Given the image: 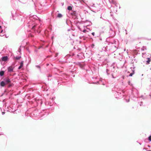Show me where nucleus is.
Returning a JSON list of instances; mask_svg holds the SVG:
<instances>
[{"instance_id": "obj_1", "label": "nucleus", "mask_w": 151, "mask_h": 151, "mask_svg": "<svg viewBox=\"0 0 151 151\" xmlns=\"http://www.w3.org/2000/svg\"><path fill=\"white\" fill-rule=\"evenodd\" d=\"M28 26L29 28L32 29V31H35L36 30L37 32L39 33L40 32V30L38 31V29L40 28V26L37 24H35L33 21H30L27 22Z\"/></svg>"}, {"instance_id": "obj_2", "label": "nucleus", "mask_w": 151, "mask_h": 151, "mask_svg": "<svg viewBox=\"0 0 151 151\" xmlns=\"http://www.w3.org/2000/svg\"><path fill=\"white\" fill-rule=\"evenodd\" d=\"M132 95L131 98L134 101H136L137 98V96L138 94V91L135 89H133L132 90Z\"/></svg>"}, {"instance_id": "obj_3", "label": "nucleus", "mask_w": 151, "mask_h": 151, "mask_svg": "<svg viewBox=\"0 0 151 151\" xmlns=\"http://www.w3.org/2000/svg\"><path fill=\"white\" fill-rule=\"evenodd\" d=\"M70 15L72 16L73 18L74 19H76L78 17V14L75 11H72L70 13Z\"/></svg>"}, {"instance_id": "obj_4", "label": "nucleus", "mask_w": 151, "mask_h": 151, "mask_svg": "<svg viewBox=\"0 0 151 151\" xmlns=\"http://www.w3.org/2000/svg\"><path fill=\"white\" fill-rule=\"evenodd\" d=\"M4 82H5L6 84H9V87H10L12 86L11 84H10L11 81L10 79L8 78H6L4 79Z\"/></svg>"}, {"instance_id": "obj_5", "label": "nucleus", "mask_w": 151, "mask_h": 151, "mask_svg": "<svg viewBox=\"0 0 151 151\" xmlns=\"http://www.w3.org/2000/svg\"><path fill=\"white\" fill-rule=\"evenodd\" d=\"M109 32L110 33V37L113 36L115 35L114 31L110 27Z\"/></svg>"}, {"instance_id": "obj_6", "label": "nucleus", "mask_w": 151, "mask_h": 151, "mask_svg": "<svg viewBox=\"0 0 151 151\" xmlns=\"http://www.w3.org/2000/svg\"><path fill=\"white\" fill-rule=\"evenodd\" d=\"M5 34L4 32L2 29L1 26L0 25V36H3Z\"/></svg>"}, {"instance_id": "obj_7", "label": "nucleus", "mask_w": 151, "mask_h": 151, "mask_svg": "<svg viewBox=\"0 0 151 151\" xmlns=\"http://www.w3.org/2000/svg\"><path fill=\"white\" fill-rule=\"evenodd\" d=\"M8 59V58L7 56H5L4 57H2L1 58L2 60L4 61H6Z\"/></svg>"}, {"instance_id": "obj_8", "label": "nucleus", "mask_w": 151, "mask_h": 151, "mask_svg": "<svg viewBox=\"0 0 151 151\" xmlns=\"http://www.w3.org/2000/svg\"><path fill=\"white\" fill-rule=\"evenodd\" d=\"M12 14L13 19L14 20L17 19V18L18 17L17 14H16V13L15 14V15H14V14H13L12 13Z\"/></svg>"}, {"instance_id": "obj_9", "label": "nucleus", "mask_w": 151, "mask_h": 151, "mask_svg": "<svg viewBox=\"0 0 151 151\" xmlns=\"http://www.w3.org/2000/svg\"><path fill=\"white\" fill-rule=\"evenodd\" d=\"M14 68L12 66H10L8 68V71L10 72H12L13 71Z\"/></svg>"}, {"instance_id": "obj_10", "label": "nucleus", "mask_w": 151, "mask_h": 151, "mask_svg": "<svg viewBox=\"0 0 151 151\" xmlns=\"http://www.w3.org/2000/svg\"><path fill=\"white\" fill-rule=\"evenodd\" d=\"M23 63L24 62L23 61H22L20 63V65L19 66L18 68L19 70L22 67L23 65Z\"/></svg>"}, {"instance_id": "obj_11", "label": "nucleus", "mask_w": 151, "mask_h": 151, "mask_svg": "<svg viewBox=\"0 0 151 151\" xmlns=\"http://www.w3.org/2000/svg\"><path fill=\"white\" fill-rule=\"evenodd\" d=\"M6 84L5 82H4V80L3 81H1L0 83V85H1V86L2 87H4V86H5V85Z\"/></svg>"}, {"instance_id": "obj_12", "label": "nucleus", "mask_w": 151, "mask_h": 151, "mask_svg": "<svg viewBox=\"0 0 151 151\" xmlns=\"http://www.w3.org/2000/svg\"><path fill=\"white\" fill-rule=\"evenodd\" d=\"M147 60L146 61V64L148 65L150 63V62L151 61V59H150V58H147Z\"/></svg>"}, {"instance_id": "obj_13", "label": "nucleus", "mask_w": 151, "mask_h": 151, "mask_svg": "<svg viewBox=\"0 0 151 151\" xmlns=\"http://www.w3.org/2000/svg\"><path fill=\"white\" fill-rule=\"evenodd\" d=\"M4 71H1L0 72V76H2L4 75Z\"/></svg>"}, {"instance_id": "obj_14", "label": "nucleus", "mask_w": 151, "mask_h": 151, "mask_svg": "<svg viewBox=\"0 0 151 151\" xmlns=\"http://www.w3.org/2000/svg\"><path fill=\"white\" fill-rule=\"evenodd\" d=\"M62 15L60 13H58L57 15V17L58 18H61L62 17Z\"/></svg>"}, {"instance_id": "obj_15", "label": "nucleus", "mask_w": 151, "mask_h": 151, "mask_svg": "<svg viewBox=\"0 0 151 151\" xmlns=\"http://www.w3.org/2000/svg\"><path fill=\"white\" fill-rule=\"evenodd\" d=\"M109 2L111 4H113L114 3H115V1L114 0H109Z\"/></svg>"}, {"instance_id": "obj_16", "label": "nucleus", "mask_w": 151, "mask_h": 151, "mask_svg": "<svg viewBox=\"0 0 151 151\" xmlns=\"http://www.w3.org/2000/svg\"><path fill=\"white\" fill-rule=\"evenodd\" d=\"M67 9L68 10H69V11H71L72 10V8L71 6H69L68 7Z\"/></svg>"}, {"instance_id": "obj_17", "label": "nucleus", "mask_w": 151, "mask_h": 151, "mask_svg": "<svg viewBox=\"0 0 151 151\" xmlns=\"http://www.w3.org/2000/svg\"><path fill=\"white\" fill-rule=\"evenodd\" d=\"M142 50H147V47L146 46H143L142 48H141Z\"/></svg>"}, {"instance_id": "obj_18", "label": "nucleus", "mask_w": 151, "mask_h": 151, "mask_svg": "<svg viewBox=\"0 0 151 151\" xmlns=\"http://www.w3.org/2000/svg\"><path fill=\"white\" fill-rule=\"evenodd\" d=\"M134 73V70H132V72L129 75V76H132Z\"/></svg>"}, {"instance_id": "obj_19", "label": "nucleus", "mask_w": 151, "mask_h": 151, "mask_svg": "<svg viewBox=\"0 0 151 151\" xmlns=\"http://www.w3.org/2000/svg\"><path fill=\"white\" fill-rule=\"evenodd\" d=\"M139 98H142V99H146L147 98L146 97H144L143 96H141L140 97H139Z\"/></svg>"}, {"instance_id": "obj_20", "label": "nucleus", "mask_w": 151, "mask_h": 151, "mask_svg": "<svg viewBox=\"0 0 151 151\" xmlns=\"http://www.w3.org/2000/svg\"><path fill=\"white\" fill-rule=\"evenodd\" d=\"M111 46H112V47H114L115 48V49H117L116 48V46L114 44H111Z\"/></svg>"}, {"instance_id": "obj_21", "label": "nucleus", "mask_w": 151, "mask_h": 151, "mask_svg": "<svg viewBox=\"0 0 151 151\" xmlns=\"http://www.w3.org/2000/svg\"><path fill=\"white\" fill-rule=\"evenodd\" d=\"M115 3H114L113 4H114L115 6H116V7H117L118 6V4L117 3V2L115 1Z\"/></svg>"}, {"instance_id": "obj_22", "label": "nucleus", "mask_w": 151, "mask_h": 151, "mask_svg": "<svg viewBox=\"0 0 151 151\" xmlns=\"http://www.w3.org/2000/svg\"><path fill=\"white\" fill-rule=\"evenodd\" d=\"M115 3H114L113 4H114L115 6H116V7H117L118 6V4L117 3V2L115 1Z\"/></svg>"}, {"instance_id": "obj_23", "label": "nucleus", "mask_w": 151, "mask_h": 151, "mask_svg": "<svg viewBox=\"0 0 151 151\" xmlns=\"http://www.w3.org/2000/svg\"><path fill=\"white\" fill-rule=\"evenodd\" d=\"M111 76H112V78H116L117 77L116 76H114V75L113 74H111Z\"/></svg>"}, {"instance_id": "obj_24", "label": "nucleus", "mask_w": 151, "mask_h": 151, "mask_svg": "<svg viewBox=\"0 0 151 151\" xmlns=\"http://www.w3.org/2000/svg\"><path fill=\"white\" fill-rule=\"evenodd\" d=\"M20 58L21 56H16V59L17 60H18L20 59Z\"/></svg>"}, {"instance_id": "obj_25", "label": "nucleus", "mask_w": 151, "mask_h": 151, "mask_svg": "<svg viewBox=\"0 0 151 151\" xmlns=\"http://www.w3.org/2000/svg\"><path fill=\"white\" fill-rule=\"evenodd\" d=\"M109 70L108 69H106V73H107V75H109Z\"/></svg>"}, {"instance_id": "obj_26", "label": "nucleus", "mask_w": 151, "mask_h": 151, "mask_svg": "<svg viewBox=\"0 0 151 151\" xmlns=\"http://www.w3.org/2000/svg\"><path fill=\"white\" fill-rule=\"evenodd\" d=\"M148 140L149 141H151V135L148 137Z\"/></svg>"}, {"instance_id": "obj_27", "label": "nucleus", "mask_w": 151, "mask_h": 151, "mask_svg": "<svg viewBox=\"0 0 151 151\" xmlns=\"http://www.w3.org/2000/svg\"><path fill=\"white\" fill-rule=\"evenodd\" d=\"M95 83V84H101V82H99V81H97V82H95V83Z\"/></svg>"}, {"instance_id": "obj_28", "label": "nucleus", "mask_w": 151, "mask_h": 151, "mask_svg": "<svg viewBox=\"0 0 151 151\" xmlns=\"http://www.w3.org/2000/svg\"><path fill=\"white\" fill-rule=\"evenodd\" d=\"M100 18H101V19H103V20H105V19L104 18H103V17H102V14L101 15V17H100Z\"/></svg>"}, {"instance_id": "obj_29", "label": "nucleus", "mask_w": 151, "mask_h": 151, "mask_svg": "<svg viewBox=\"0 0 151 151\" xmlns=\"http://www.w3.org/2000/svg\"><path fill=\"white\" fill-rule=\"evenodd\" d=\"M36 67L37 68L40 69V66L39 65H36Z\"/></svg>"}, {"instance_id": "obj_30", "label": "nucleus", "mask_w": 151, "mask_h": 151, "mask_svg": "<svg viewBox=\"0 0 151 151\" xmlns=\"http://www.w3.org/2000/svg\"><path fill=\"white\" fill-rule=\"evenodd\" d=\"M86 29H84V30L82 31V32H84V33L86 32Z\"/></svg>"}, {"instance_id": "obj_31", "label": "nucleus", "mask_w": 151, "mask_h": 151, "mask_svg": "<svg viewBox=\"0 0 151 151\" xmlns=\"http://www.w3.org/2000/svg\"><path fill=\"white\" fill-rule=\"evenodd\" d=\"M91 34L93 35V36H94V35H95V33L94 32H92L91 33Z\"/></svg>"}, {"instance_id": "obj_32", "label": "nucleus", "mask_w": 151, "mask_h": 151, "mask_svg": "<svg viewBox=\"0 0 151 151\" xmlns=\"http://www.w3.org/2000/svg\"><path fill=\"white\" fill-rule=\"evenodd\" d=\"M142 104V102L141 101L140 103V106H141Z\"/></svg>"}, {"instance_id": "obj_33", "label": "nucleus", "mask_w": 151, "mask_h": 151, "mask_svg": "<svg viewBox=\"0 0 151 151\" xmlns=\"http://www.w3.org/2000/svg\"><path fill=\"white\" fill-rule=\"evenodd\" d=\"M58 53H56V54H55V57H57V56H58Z\"/></svg>"}, {"instance_id": "obj_34", "label": "nucleus", "mask_w": 151, "mask_h": 151, "mask_svg": "<svg viewBox=\"0 0 151 151\" xmlns=\"http://www.w3.org/2000/svg\"><path fill=\"white\" fill-rule=\"evenodd\" d=\"M5 112H4V111H3V112H2V114L3 115H4V114H5Z\"/></svg>"}, {"instance_id": "obj_35", "label": "nucleus", "mask_w": 151, "mask_h": 151, "mask_svg": "<svg viewBox=\"0 0 151 151\" xmlns=\"http://www.w3.org/2000/svg\"><path fill=\"white\" fill-rule=\"evenodd\" d=\"M119 93H118L117 92H116V93H115V94L116 95V94H117L118 95H119Z\"/></svg>"}, {"instance_id": "obj_36", "label": "nucleus", "mask_w": 151, "mask_h": 151, "mask_svg": "<svg viewBox=\"0 0 151 151\" xmlns=\"http://www.w3.org/2000/svg\"><path fill=\"white\" fill-rule=\"evenodd\" d=\"M125 100L126 101V102H129V100H128V101H127V99H125Z\"/></svg>"}, {"instance_id": "obj_37", "label": "nucleus", "mask_w": 151, "mask_h": 151, "mask_svg": "<svg viewBox=\"0 0 151 151\" xmlns=\"http://www.w3.org/2000/svg\"><path fill=\"white\" fill-rule=\"evenodd\" d=\"M146 54V53H142V55L143 56V55L145 54Z\"/></svg>"}, {"instance_id": "obj_38", "label": "nucleus", "mask_w": 151, "mask_h": 151, "mask_svg": "<svg viewBox=\"0 0 151 151\" xmlns=\"http://www.w3.org/2000/svg\"><path fill=\"white\" fill-rule=\"evenodd\" d=\"M51 75H50L49 74L48 76V77H51Z\"/></svg>"}, {"instance_id": "obj_39", "label": "nucleus", "mask_w": 151, "mask_h": 151, "mask_svg": "<svg viewBox=\"0 0 151 151\" xmlns=\"http://www.w3.org/2000/svg\"><path fill=\"white\" fill-rule=\"evenodd\" d=\"M29 19L30 20H32V17H31V18H29Z\"/></svg>"}, {"instance_id": "obj_40", "label": "nucleus", "mask_w": 151, "mask_h": 151, "mask_svg": "<svg viewBox=\"0 0 151 151\" xmlns=\"http://www.w3.org/2000/svg\"><path fill=\"white\" fill-rule=\"evenodd\" d=\"M53 37H54L53 36H52L51 37V39H53Z\"/></svg>"}, {"instance_id": "obj_41", "label": "nucleus", "mask_w": 151, "mask_h": 151, "mask_svg": "<svg viewBox=\"0 0 151 151\" xmlns=\"http://www.w3.org/2000/svg\"><path fill=\"white\" fill-rule=\"evenodd\" d=\"M102 84H103V85H105V84L104 83H103Z\"/></svg>"}, {"instance_id": "obj_42", "label": "nucleus", "mask_w": 151, "mask_h": 151, "mask_svg": "<svg viewBox=\"0 0 151 151\" xmlns=\"http://www.w3.org/2000/svg\"><path fill=\"white\" fill-rule=\"evenodd\" d=\"M21 17V16L19 17V18H21V17Z\"/></svg>"}, {"instance_id": "obj_43", "label": "nucleus", "mask_w": 151, "mask_h": 151, "mask_svg": "<svg viewBox=\"0 0 151 151\" xmlns=\"http://www.w3.org/2000/svg\"><path fill=\"white\" fill-rule=\"evenodd\" d=\"M126 50L125 49H124V51H125Z\"/></svg>"}, {"instance_id": "obj_44", "label": "nucleus", "mask_w": 151, "mask_h": 151, "mask_svg": "<svg viewBox=\"0 0 151 151\" xmlns=\"http://www.w3.org/2000/svg\"><path fill=\"white\" fill-rule=\"evenodd\" d=\"M139 144L140 145H141V144L140 143H139Z\"/></svg>"}, {"instance_id": "obj_45", "label": "nucleus", "mask_w": 151, "mask_h": 151, "mask_svg": "<svg viewBox=\"0 0 151 151\" xmlns=\"http://www.w3.org/2000/svg\"><path fill=\"white\" fill-rule=\"evenodd\" d=\"M127 51H128V50H127Z\"/></svg>"}, {"instance_id": "obj_46", "label": "nucleus", "mask_w": 151, "mask_h": 151, "mask_svg": "<svg viewBox=\"0 0 151 151\" xmlns=\"http://www.w3.org/2000/svg\"><path fill=\"white\" fill-rule=\"evenodd\" d=\"M150 70H151V68H150Z\"/></svg>"}]
</instances>
